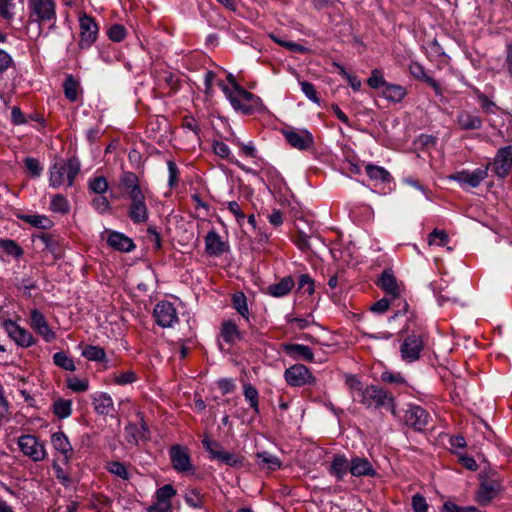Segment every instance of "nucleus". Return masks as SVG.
I'll use <instances>...</instances> for the list:
<instances>
[{
  "label": "nucleus",
  "instance_id": "f257e3e1",
  "mask_svg": "<svg viewBox=\"0 0 512 512\" xmlns=\"http://www.w3.org/2000/svg\"><path fill=\"white\" fill-rule=\"evenodd\" d=\"M29 18L27 22L19 21L16 29H23L30 39H37L42 33V24H53L56 19L55 3L53 0H29Z\"/></svg>",
  "mask_w": 512,
  "mask_h": 512
},
{
  "label": "nucleus",
  "instance_id": "f03ea898",
  "mask_svg": "<svg viewBox=\"0 0 512 512\" xmlns=\"http://www.w3.org/2000/svg\"><path fill=\"white\" fill-rule=\"evenodd\" d=\"M218 85L235 111L244 115H251L264 109L260 97L248 92L242 87L229 89L228 85L223 82H219Z\"/></svg>",
  "mask_w": 512,
  "mask_h": 512
},
{
  "label": "nucleus",
  "instance_id": "7ed1b4c3",
  "mask_svg": "<svg viewBox=\"0 0 512 512\" xmlns=\"http://www.w3.org/2000/svg\"><path fill=\"white\" fill-rule=\"evenodd\" d=\"M80 171V163L77 159L57 160L49 168V185L59 188L66 184L71 187Z\"/></svg>",
  "mask_w": 512,
  "mask_h": 512
},
{
  "label": "nucleus",
  "instance_id": "20e7f679",
  "mask_svg": "<svg viewBox=\"0 0 512 512\" xmlns=\"http://www.w3.org/2000/svg\"><path fill=\"white\" fill-rule=\"evenodd\" d=\"M357 402L367 408H386L390 410L392 414H395V400L393 395L376 385L366 386L361 392V396Z\"/></svg>",
  "mask_w": 512,
  "mask_h": 512
},
{
  "label": "nucleus",
  "instance_id": "39448f33",
  "mask_svg": "<svg viewBox=\"0 0 512 512\" xmlns=\"http://www.w3.org/2000/svg\"><path fill=\"white\" fill-rule=\"evenodd\" d=\"M489 167L490 164L480 166L474 170L462 169L456 171L448 178L457 182L463 189L477 188L488 177Z\"/></svg>",
  "mask_w": 512,
  "mask_h": 512
},
{
  "label": "nucleus",
  "instance_id": "423d86ee",
  "mask_svg": "<svg viewBox=\"0 0 512 512\" xmlns=\"http://www.w3.org/2000/svg\"><path fill=\"white\" fill-rule=\"evenodd\" d=\"M20 451L34 462L43 461L46 456L45 445L34 435H22L18 439Z\"/></svg>",
  "mask_w": 512,
  "mask_h": 512
},
{
  "label": "nucleus",
  "instance_id": "0eeeda50",
  "mask_svg": "<svg viewBox=\"0 0 512 512\" xmlns=\"http://www.w3.org/2000/svg\"><path fill=\"white\" fill-rule=\"evenodd\" d=\"M129 203L127 216L134 224L146 223L149 219V209L146 203L145 193L130 195L127 197Z\"/></svg>",
  "mask_w": 512,
  "mask_h": 512
},
{
  "label": "nucleus",
  "instance_id": "6e6552de",
  "mask_svg": "<svg viewBox=\"0 0 512 512\" xmlns=\"http://www.w3.org/2000/svg\"><path fill=\"white\" fill-rule=\"evenodd\" d=\"M177 491L171 484H165L155 492V501L147 508V512H172V499Z\"/></svg>",
  "mask_w": 512,
  "mask_h": 512
},
{
  "label": "nucleus",
  "instance_id": "1a4fd4ad",
  "mask_svg": "<svg viewBox=\"0 0 512 512\" xmlns=\"http://www.w3.org/2000/svg\"><path fill=\"white\" fill-rule=\"evenodd\" d=\"M169 456L172 467L178 473L185 474L194 472L191 457L186 447L181 445H173L169 449Z\"/></svg>",
  "mask_w": 512,
  "mask_h": 512
},
{
  "label": "nucleus",
  "instance_id": "9d476101",
  "mask_svg": "<svg viewBox=\"0 0 512 512\" xmlns=\"http://www.w3.org/2000/svg\"><path fill=\"white\" fill-rule=\"evenodd\" d=\"M156 323L162 328L173 327L178 322V313L175 306L169 301H160L153 310Z\"/></svg>",
  "mask_w": 512,
  "mask_h": 512
},
{
  "label": "nucleus",
  "instance_id": "9b49d317",
  "mask_svg": "<svg viewBox=\"0 0 512 512\" xmlns=\"http://www.w3.org/2000/svg\"><path fill=\"white\" fill-rule=\"evenodd\" d=\"M3 328L8 336L18 345L23 348L31 347L36 343L33 335L25 328L19 326L11 319L3 322Z\"/></svg>",
  "mask_w": 512,
  "mask_h": 512
},
{
  "label": "nucleus",
  "instance_id": "f8f14e48",
  "mask_svg": "<svg viewBox=\"0 0 512 512\" xmlns=\"http://www.w3.org/2000/svg\"><path fill=\"white\" fill-rule=\"evenodd\" d=\"M80 41L79 47L87 49L92 46L98 36V25L94 19L86 14L79 17Z\"/></svg>",
  "mask_w": 512,
  "mask_h": 512
},
{
  "label": "nucleus",
  "instance_id": "ddd939ff",
  "mask_svg": "<svg viewBox=\"0 0 512 512\" xmlns=\"http://www.w3.org/2000/svg\"><path fill=\"white\" fill-rule=\"evenodd\" d=\"M424 342L420 335L412 334L407 336L400 346L401 358L406 363L415 362L420 358Z\"/></svg>",
  "mask_w": 512,
  "mask_h": 512
},
{
  "label": "nucleus",
  "instance_id": "4468645a",
  "mask_svg": "<svg viewBox=\"0 0 512 512\" xmlns=\"http://www.w3.org/2000/svg\"><path fill=\"white\" fill-rule=\"evenodd\" d=\"M285 380L291 386L300 387L315 383V377L303 364H295L285 370Z\"/></svg>",
  "mask_w": 512,
  "mask_h": 512
},
{
  "label": "nucleus",
  "instance_id": "2eb2a0df",
  "mask_svg": "<svg viewBox=\"0 0 512 512\" xmlns=\"http://www.w3.org/2000/svg\"><path fill=\"white\" fill-rule=\"evenodd\" d=\"M29 325L47 343L52 342L56 338V334L50 328L44 314L36 308L30 311Z\"/></svg>",
  "mask_w": 512,
  "mask_h": 512
},
{
  "label": "nucleus",
  "instance_id": "dca6fc26",
  "mask_svg": "<svg viewBox=\"0 0 512 512\" xmlns=\"http://www.w3.org/2000/svg\"><path fill=\"white\" fill-rule=\"evenodd\" d=\"M287 142L299 150H307L313 146L312 134L305 129L287 128L283 131Z\"/></svg>",
  "mask_w": 512,
  "mask_h": 512
},
{
  "label": "nucleus",
  "instance_id": "f3484780",
  "mask_svg": "<svg viewBox=\"0 0 512 512\" xmlns=\"http://www.w3.org/2000/svg\"><path fill=\"white\" fill-rule=\"evenodd\" d=\"M430 420L429 413L417 405H410L405 413V422L416 431H423Z\"/></svg>",
  "mask_w": 512,
  "mask_h": 512
},
{
  "label": "nucleus",
  "instance_id": "a211bd4d",
  "mask_svg": "<svg viewBox=\"0 0 512 512\" xmlns=\"http://www.w3.org/2000/svg\"><path fill=\"white\" fill-rule=\"evenodd\" d=\"M512 167V148L510 146L501 148L493 162V168L496 175L504 178L508 175Z\"/></svg>",
  "mask_w": 512,
  "mask_h": 512
},
{
  "label": "nucleus",
  "instance_id": "6ab92c4d",
  "mask_svg": "<svg viewBox=\"0 0 512 512\" xmlns=\"http://www.w3.org/2000/svg\"><path fill=\"white\" fill-rule=\"evenodd\" d=\"M107 243L114 250L120 252H131L135 249L133 240L125 234L117 231H107Z\"/></svg>",
  "mask_w": 512,
  "mask_h": 512
},
{
  "label": "nucleus",
  "instance_id": "aec40b11",
  "mask_svg": "<svg viewBox=\"0 0 512 512\" xmlns=\"http://www.w3.org/2000/svg\"><path fill=\"white\" fill-rule=\"evenodd\" d=\"M455 123L459 129L464 131L478 130L482 127L480 116L467 110L457 113Z\"/></svg>",
  "mask_w": 512,
  "mask_h": 512
},
{
  "label": "nucleus",
  "instance_id": "412c9836",
  "mask_svg": "<svg viewBox=\"0 0 512 512\" xmlns=\"http://www.w3.org/2000/svg\"><path fill=\"white\" fill-rule=\"evenodd\" d=\"M51 444L53 448L63 456L65 463L72 459V445L68 437L62 431L55 432L51 435Z\"/></svg>",
  "mask_w": 512,
  "mask_h": 512
},
{
  "label": "nucleus",
  "instance_id": "4be33fe9",
  "mask_svg": "<svg viewBox=\"0 0 512 512\" xmlns=\"http://www.w3.org/2000/svg\"><path fill=\"white\" fill-rule=\"evenodd\" d=\"M500 492V485L494 481L481 483L477 493V502L482 506H487Z\"/></svg>",
  "mask_w": 512,
  "mask_h": 512
},
{
  "label": "nucleus",
  "instance_id": "5701e85b",
  "mask_svg": "<svg viewBox=\"0 0 512 512\" xmlns=\"http://www.w3.org/2000/svg\"><path fill=\"white\" fill-rule=\"evenodd\" d=\"M490 126L497 129L499 136L507 139L512 138V115L500 111L496 119H490Z\"/></svg>",
  "mask_w": 512,
  "mask_h": 512
},
{
  "label": "nucleus",
  "instance_id": "b1692460",
  "mask_svg": "<svg viewBox=\"0 0 512 512\" xmlns=\"http://www.w3.org/2000/svg\"><path fill=\"white\" fill-rule=\"evenodd\" d=\"M378 285L391 299H396L401 294V288L391 271L382 273Z\"/></svg>",
  "mask_w": 512,
  "mask_h": 512
},
{
  "label": "nucleus",
  "instance_id": "393cba45",
  "mask_svg": "<svg viewBox=\"0 0 512 512\" xmlns=\"http://www.w3.org/2000/svg\"><path fill=\"white\" fill-rule=\"evenodd\" d=\"M409 72L414 78L421 80L431 86L434 89L436 95H442V89L440 85L435 79L427 75L424 67L420 63L411 62L409 65Z\"/></svg>",
  "mask_w": 512,
  "mask_h": 512
},
{
  "label": "nucleus",
  "instance_id": "a878e982",
  "mask_svg": "<svg viewBox=\"0 0 512 512\" xmlns=\"http://www.w3.org/2000/svg\"><path fill=\"white\" fill-rule=\"evenodd\" d=\"M92 404L95 411L100 415H109L114 411L112 397L105 392H97L92 396Z\"/></svg>",
  "mask_w": 512,
  "mask_h": 512
},
{
  "label": "nucleus",
  "instance_id": "bb28decb",
  "mask_svg": "<svg viewBox=\"0 0 512 512\" xmlns=\"http://www.w3.org/2000/svg\"><path fill=\"white\" fill-rule=\"evenodd\" d=\"M350 473L355 477L374 476L376 470L366 458L354 457L350 461Z\"/></svg>",
  "mask_w": 512,
  "mask_h": 512
},
{
  "label": "nucleus",
  "instance_id": "cd10ccee",
  "mask_svg": "<svg viewBox=\"0 0 512 512\" xmlns=\"http://www.w3.org/2000/svg\"><path fill=\"white\" fill-rule=\"evenodd\" d=\"M284 352L294 358L313 362L314 354L310 347L303 344H283Z\"/></svg>",
  "mask_w": 512,
  "mask_h": 512
},
{
  "label": "nucleus",
  "instance_id": "c85d7f7f",
  "mask_svg": "<svg viewBox=\"0 0 512 512\" xmlns=\"http://www.w3.org/2000/svg\"><path fill=\"white\" fill-rule=\"evenodd\" d=\"M206 252L211 256H219L225 251V244L221 236L215 231H209L205 237Z\"/></svg>",
  "mask_w": 512,
  "mask_h": 512
},
{
  "label": "nucleus",
  "instance_id": "c756f323",
  "mask_svg": "<svg viewBox=\"0 0 512 512\" xmlns=\"http://www.w3.org/2000/svg\"><path fill=\"white\" fill-rule=\"evenodd\" d=\"M329 472L337 480H342L350 472V462L344 455H335L330 463Z\"/></svg>",
  "mask_w": 512,
  "mask_h": 512
},
{
  "label": "nucleus",
  "instance_id": "7c9ffc66",
  "mask_svg": "<svg viewBox=\"0 0 512 512\" xmlns=\"http://www.w3.org/2000/svg\"><path fill=\"white\" fill-rule=\"evenodd\" d=\"M120 182L126 191V196L135 195L142 193L143 190L139 185V179L137 175L130 171H125L122 173Z\"/></svg>",
  "mask_w": 512,
  "mask_h": 512
},
{
  "label": "nucleus",
  "instance_id": "2f4dec72",
  "mask_svg": "<svg viewBox=\"0 0 512 512\" xmlns=\"http://www.w3.org/2000/svg\"><path fill=\"white\" fill-rule=\"evenodd\" d=\"M256 463L261 469L268 471H275L281 467L280 459L267 451L256 454Z\"/></svg>",
  "mask_w": 512,
  "mask_h": 512
},
{
  "label": "nucleus",
  "instance_id": "473e14b6",
  "mask_svg": "<svg viewBox=\"0 0 512 512\" xmlns=\"http://www.w3.org/2000/svg\"><path fill=\"white\" fill-rule=\"evenodd\" d=\"M295 283L291 276H286L282 278L279 282L272 284L268 287V293L274 297H283L287 295Z\"/></svg>",
  "mask_w": 512,
  "mask_h": 512
},
{
  "label": "nucleus",
  "instance_id": "72a5a7b5",
  "mask_svg": "<svg viewBox=\"0 0 512 512\" xmlns=\"http://www.w3.org/2000/svg\"><path fill=\"white\" fill-rule=\"evenodd\" d=\"M381 94L386 100L398 103L405 98L407 91L405 87L401 85L388 83L385 84V88L382 89Z\"/></svg>",
  "mask_w": 512,
  "mask_h": 512
},
{
  "label": "nucleus",
  "instance_id": "f704fd0d",
  "mask_svg": "<svg viewBox=\"0 0 512 512\" xmlns=\"http://www.w3.org/2000/svg\"><path fill=\"white\" fill-rule=\"evenodd\" d=\"M221 336L227 343H234L241 337L238 327L233 321L223 323Z\"/></svg>",
  "mask_w": 512,
  "mask_h": 512
},
{
  "label": "nucleus",
  "instance_id": "c9c22d12",
  "mask_svg": "<svg viewBox=\"0 0 512 512\" xmlns=\"http://www.w3.org/2000/svg\"><path fill=\"white\" fill-rule=\"evenodd\" d=\"M50 210L54 213L65 215L70 211V204L66 197L61 194H55L51 197Z\"/></svg>",
  "mask_w": 512,
  "mask_h": 512
},
{
  "label": "nucleus",
  "instance_id": "e433bc0d",
  "mask_svg": "<svg viewBox=\"0 0 512 512\" xmlns=\"http://www.w3.org/2000/svg\"><path fill=\"white\" fill-rule=\"evenodd\" d=\"M147 431V427L145 424H142L141 427L138 425L129 423L125 427L126 438L129 443H137L140 438L145 437V432Z\"/></svg>",
  "mask_w": 512,
  "mask_h": 512
},
{
  "label": "nucleus",
  "instance_id": "4c0bfd02",
  "mask_svg": "<svg viewBox=\"0 0 512 512\" xmlns=\"http://www.w3.org/2000/svg\"><path fill=\"white\" fill-rule=\"evenodd\" d=\"M82 356L89 361L102 362L106 358L103 348L94 345H87L82 350Z\"/></svg>",
  "mask_w": 512,
  "mask_h": 512
},
{
  "label": "nucleus",
  "instance_id": "58836bf2",
  "mask_svg": "<svg viewBox=\"0 0 512 512\" xmlns=\"http://www.w3.org/2000/svg\"><path fill=\"white\" fill-rule=\"evenodd\" d=\"M53 411L60 419L68 418L72 413V401L67 399H58L54 402Z\"/></svg>",
  "mask_w": 512,
  "mask_h": 512
},
{
  "label": "nucleus",
  "instance_id": "ea45409f",
  "mask_svg": "<svg viewBox=\"0 0 512 512\" xmlns=\"http://www.w3.org/2000/svg\"><path fill=\"white\" fill-rule=\"evenodd\" d=\"M233 307L245 319L249 317L247 298L243 292H236L232 296Z\"/></svg>",
  "mask_w": 512,
  "mask_h": 512
},
{
  "label": "nucleus",
  "instance_id": "a19ab883",
  "mask_svg": "<svg viewBox=\"0 0 512 512\" xmlns=\"http://www.w3.org/2000/svg\"><path fill=\"white\" fill-rule=\"evenodd\" d=\"M366 173L372 180L380 182H388L390 180V173L383 167L368 164L366 166Z\"/></svg>",
  "mask_w": 512,
  "mask_h": 512
},
{
  "label": "nucleus",
  "instance_id": "79ce46f5",
  "mask_svg": "<svg viewBox=\"0 0 512 512\" xmlns=\"http://www.w3.org/2000/svg\"><path fill=\"white\" fill-rule=\"evenodd\" d=\"M106 469L108 472L119 477L122 480L130 479V473L127 469V466L122 462H119V461L108 462L106 465Z\"/></svg>",
  "mask_w": 512,
  "mask_h": 512
},
{
  "label": "nucleus",
  "instance_id": "37998d69",
  "mask_svg": "<svg viewBox=\"0 0 512 512\" xmlns=\"http://www.w3.org/2000/svg\"><path fill=\"white\" fill-rule=\"evenodd\" d=\"M0 248L16 259L23 255V249L12 239H0Z\"/></svg>",
  "mask_w": 512,
  "mask_h": 512
},
{
  "label": "nucleus",
  "instance_id": "c03bdc74",
  "mask_svg": "<svg viewBox=\"0 0 512 512\" xmlns=\"http://www.w3.org/2000/svg\"><path fill=\"white\" fill-rule=\"evenodd\" d=\"M345 383L352 395L354 401H357L361 396V392L365 389L359 379L354 375H346Z\"/></svg>",
  "mask_w": 512,
  "mask_h": 512
},
{
  "label": "nucleus",
  "instance_id": "a18cd8bd",
  "mask_svg": "<svg viewBox=\"0 0 512 512\" xmlns=\"http://www.w3.org/2000/svg\"><path fill=\"white\" fill-rule=\"evenodd\" d=\"M54 364L66 371H75L76 366L71 357L64 352H57L53 355Z\"/></svg>",
  "mask_w": 512,
  "mask_h": 512
},
{
  "label": "nucleus",
  "instance_id": "49530a36",
  "mask_svg": "<svg viewBox=\"0 0 512 512\" xmlns=\"http://www.w3.org/2000/svg\"><path fill=\"white\" fill-rule=\"evenodd\" d=\"M22 219L37 228L49 229L52 227V221L44 215H25Z\"/></svg>",
  "mask_w": 512,
  "mask_h": 512
},
{
  "label": "nucleus",
  "instance_id": "de8ad7c7",
  "mask_svg": "<svg viewBox=\"0 0 512 512\" xmlns=\"http://www.w3.org/2000/svg\"><path fill=\"white\" fill-rule=\"evenodd\" d=\"M474 92L477 100L479 101L481 108L487 114H495L499 109L497 105L490 100L485 94H483L479 89L474 88Z\"/></svg>",
  "mask_w": 512,
  "mask_h": 512
},
{
  "label": "nucleus",
  "instance_id": "09e8293b",
  "mask_svg": "<svg viewBox=\"0 0 512 512\" xmlns=\"http://www.w3.org/2000/svg\"><path fill=\"white\" fill-rule=\"evenodd\" d=\"M24 166L26 171L33 178L40 177L43 172V165L34 157H26L24 159Z\"/></svg>",
  "mask_w": 512,
  "mask_h": 512
},
{
  "label": "nucleus",
  "instance_id": "8fccbe9b",
  "mask_svg": "<svg viewBox=\"0 0 512 512\" xmlns=\"http://www.w3.org/2000/svg\"><path fill=\"white\" fill-rule=\"evenodd\" d=\"M244 397L249 402L250 407L255 413L259 412L258 399L259 393L255 387L250 384L244 385Z\"/></svg>",
  "mask_w": 512,
  "mask_h": 512
},
{
  "label": "nucleus",
  "instance_id": "3c124183",
  "mask_svg": "<svg viewBox=\"0 0 512 512\" xmlns=\"http://www.w3.org/2000/svg\"><path fill=\"white\" fill-rule=\"evenodd\" d=\"M67 387L73 392H85L89 389V381L86 378L76 376L67 378Z\"/></svg>",
  "mask_w": 512,
  "mask_h": 512
},
{
  "label": "nucleus",
  "instance_id": "603ef678",
  "mask_svg": "<svg viewBox=\"0 0 512 512\" xmlns=\"http://www.w3.org/2000/svg\"><path fill=\"white\" fill-rule=\"evenodd\" d=\"M64 93L67 99L74 102L78 97V83L72 76H68L64 82Z\"/></svg>",
  "mask_w": 512,
  "mask_h": 512
},
{
  "label": "nucleus",
  "instance_id": "864d4df0",
  "mask_svg": "<svg viewBox=\"0 0 512 512\" xmlns=\"http://www.w3.org/2000/svg\"><path fill=\"white\" fill-rule=\"evenodd\" d=\"M89 189L96 194H104L108 190V182L105 177L97 176L89 180Z\"/></svg>",
  "mask_w": 512,
  "mask_h": 512
},
{
  "label": "nucleus",
  "instance_id": "5fc2aeb1",
  "mask_svg": "<svg viewBox=\"0 0 512 512\" xmlns=\"http://www.w3.org/2000/svg\"><path fill=\"white\" fill-rule=\"evenodd\" d=\"M185 502L192 508H201L203 505V496L196 489H190L185 494Z\"/></svg>",
  "mask_w": 512,
  "mask_h": 512
},
{
  "label": "nucleus",
  "instance_id": "6e6d98bb",
  "mask_svg": "<svg viewBox=\"0 0 512 512\" xmlns=\"http://www.w3.org/2000/svg\"><path fill=\"white\" fill-rule=\"evenodd\" d=\"M428 243L430 246H445L448 243V235L444 230H433L428 237Z\"/></svg>",
  "mask_w": 512,
  "mask_h": 512
},
{
  "label": "nucleus",
  "instance_id": "4d7b16f0",
  "mask_svg": "<svg viewBox=\"0 0 512 512\" xmlns=\"http://www.w3.org/2000/svg\"><path fill=\"white\" fill-rule=\"evenodd\" d=\"M202 443H203V446L206 449V451H208V453L210 454V457L212 459L218 460L220 455L223 452V449L221 448V446L217 442H214V441L210 440L209 438H204L202 440Z\"/></svg>",
  "mask_w": 512,
  "mask_h": 512
},
{
  "label": "nucleus",
  "instance_id": "13d9d810",
  "mask_svg": "<svg viewBox=\"0 0 512 512\" xmlns=\"http://www.w3.org/2000/svg\"><path fill=\"white\" fill-rule=\"evenodd\" d=\"M385 84L388 83L385 81L382 72L378 69L372 70L371 76L368 79V85L374 89H383L385 88Z\"/></svg>",
  "mask_w": 512,
  "mask_h": 512
},
{
  "label": "nucleus",
  "instance_id": "bf43d9fd",
  "mask_svg": "<svg viewBox=\"0 0 512 512\" xmlns=\"http://www.w3.org/2000/svg\"><path fill=\"white\" fill-rule=\"evenodd\" d=\"M92 206L100 214H104V213L108 212L110 210V207H111L110 206V202L108 201V199L103 194H100V195L96 196L92 200Z\"/></svg>",
  "mask_w": 512,
  "mask_h": 512
},
{
  "label": "nucleus",
  "instance_id": "052dcab7",
  "mask_svg": "<svg viewBox=\"0 0 512 512\" xmlns=\"http://www.w3.org/2000/svg\"><path fill=\"white\" fill-rule=\"evenodd\" d=\"M108 36L112 41L120 42L126 36V29L120 24H114L109 28Z\"/></svg>",
  "mask_w": 512,
  "mask_h": 512
},
{
  "label": "nucleus",
  "instance_id": "680f3d73",
  "mask_svg": "<svg viewBox=\"0 0 512 512\" xmlns=\"http://www.w3.org/2000/svg\"><path fill=\"white\" fill-rule=\"evenodd\" d=\"M403 182L417 190H419L427 200H432V192L423 186L418 180L412 177H405Z\"/></svg>",
  "mask_w": 512,
  "mask_h": 512
},
{
  "label": "nucleus",
  "instance_id": "e2e57ef3",
  "mask_svg": "<svg viewBox=\"0 0 512 512\" xmlns=\"http://www.w3.org/2000/svg\"><path fill=\"white\" fill-rule=\"evenodd\" d=\"M137 376L134 371L128 370L115 376L114 382L118 385H127L135 382Z\"/></svg>",
  "mask_w": 512,
  "mask_h": 512
},
{
  "label": "nucleus",
  "instance_id": "0e129e2a",
  "mask_svg": "<svg viewBox=\"0 0 512 512\" xmlns=\"http://www.w3.org/2000/svg\"><path fill=\"white\" fill-rule=\"evenodd\" d=\"M301 90L305 94V96L314 103H319V98L317 96V92L312 83L307 81L300 82Z\"/></svg>",
  "mask_w": 512,
  "mask_h": 512
},
{
  "label": "nucleus",
  "instance_id": "69168bd1",
  "mask_svg": "<svg viewBox=\"0 0 512 512\" xmlns=\"http://www.w3.org/2000/svg\"><path fill=\"white\" fill-rule=\"evenodd\" d=\"M298 288L304 290L309 295L314 292V282L308 274H302L299 277Z\"/></svg>",
  "mask_w": 512,
  "mask_h": 512
},
{
  "label": "nucleus",
  "instance_id": "338daca9",
  "mask_svg": "<svg viewBox=\"0 0 512 512\" xmlns=\"http://www.w3.org/2000/svg\"><path fill=\"white\" fill-rule=\"evenodd\" d=\"M412 508L414 512H428V503L422 495L415 494L412 497Z\"/></svg>",
  "mask_w": 512,
  "mask_h": 512
},
{
  "label": "nucleus",
  "instance_id": "774afa93",
  "mask_svg": "<svg viewBox=\"0 0 512 512\" xmlns=\"http://www.w3.org/2000/svg\"><path fill=\"white\" fill-rule=\"evenodd\" d=\"M213 151L217 156H220L221 158H228L230 155L229 146L222 141L213 142Z\"/></svg>",
  "mask_w": 512,
  "mask_h": 512
}]
</instances>
